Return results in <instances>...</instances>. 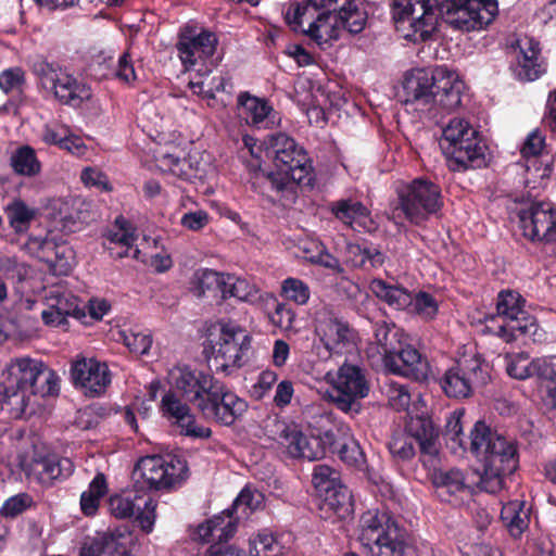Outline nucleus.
I'll return each instance as SVG.
<instances>
[{
    "instance_id": "f257e3e1",
    "label": "nucleus",
    "mask_w": 556,
    "mask_h": 556,
    "mask_svg": "<svg viewBox=\"0 0 556 556\" xmlns=\"http://www.w3.org/2000/svg\"><path fill=\"white\" fill-rule=\"evenodd\" d=\"M59 393L60 377L41 361L14 358L0 374V409L10 418H22L37 399Z\"/></svg>"
},
{
    "instance_id": "f03ea898",
    "label": "nucleus",
    "mask_w": 556,
    "mask_h": 556,
    "mask_svg": "<svg viewBox=\"0 0 556 556\" xmlns=\"http://www.w3.org/2000/svg\"><path fill=\"white\" fill-rule=\"evenodd\" d=\"M265 429L268 438L285 447L292 458L317 460L327 454H337L349 466L359 467L365 462L357 441L340 431L327 430L306 437L296 424L277 417L268 419Z\"/></svg>"
},
{
    "instance_id": "7ed1b4c3",
    "label": "nucleus",
    "mask_w": 556,
    "mask_h": 556,
    "mask_svg": "<svg viewBox=\"0 0 556 556\" xmlns=\"http://www.w3.org/2000/svg\"><path fill=\"white\" fill-rule=\"evenodd\" d=\"M403 88L407 111L435 119L459 106L464 83L455 71L438 66L412 71L405 77Z\"/></svg>"
},
{
    "instance_id": "20e7f679",
    "label": "nucleus",
    "mask_w": 556,
    "mask_h": 556,
    "mask_svg": "<svg viewBox=\"0 0 556 556\" xmlns=\"http://www.w3.org/2000/svg\"><path fill=\"white\" fill-rule=\"evenodd\" d=\"M469 451L476 456L483 455L480 485L491 494L500 492L505 478L519 467L516 443L493 431L483 420H478L470 430Z\"/></svg>"
},
{
    "instance_id": "39448f33",
    "label": "nucleus",
    "mask_w": 556,
    "mask_h": 556,
    "mask_svg": "<svg viewBox=\"0 0 556 556\" xmlns=\"http://www.w3.org/2000/svg\"><path fill=\"white\" fill-rule=\"evenodd\" d=\"M315 7L309 28L303 31L317 43L337 40L342 29L359 34L367 24V12L359 0H308Z\"/></svg>"
},
{
    "instance_id": "423d86ee",
    "label": "nucleus",
    "mask_w": 556,
    "mask_h": 556,
    "mask_svg": "<svg viewBox=\"0 0 556 556\" xmlns=\"http://www.w3.org/2000/svg\"><path fill=\"white\" fill-rule=\"evenodd\" d=\"M526 299L516 290L503 289L496 296V315L485 318V331L506 343L541 339L534 316L525 309Z\"/></svg>"
},
{
    "instance_id": "0eeeda50",
    "label": "nucleus",
    "mask_w": 556,
    "mask_h": 556,
    "mask_svg": "<svg viewBox=\"0 0 556 556\" xmlns=\"http://www.w3.org/2000/svg\"><path fill=\"white\" fill-rule=\"evenodd\" d=\"M358 540L371 556H414L408 534L387 510L368 509L359 518Z\"/></svg>"
},
{
    "instance_id": "6e6552de",
    "label": "nucleus",
    "mask_w": 556,
    "mask_h": 556,
    "mask_svg": "<svg viewBox=\"0 0 556 556\" xmlns=\"http://www.w3.org/2000/svg\"><path fill=\"white\" fill-rule=\"evenodd\" d=\"M440 147L453 172L476 170L489 163L488 148L465 118H452L443 128Z\"/></svg>"
},
{
    "instance_id": "1a4fd4ad",
    "label": "nucleus",
    "mask_w": 556,
    "mask_h": 556,
    "mask_svg": "<svg viewBox=\"0 0 556 556\" xmlns=\"http://www.w3.org/2000/svg\"><path fill=\"white\" fill-rule=\"evenodd\" d=\"M251 341V336L235 323H219L210 328L203 352L207 359L213 357L216 371L228 375L230 367L243 365L242 357L250 350Z\"/></svg>"
},
{
    "instance_id": "9d476101",
    "label": "nucleus",
    "mask_w": 556,
    "mask_h": 556,
    "mask_svg": "<svg viewBox=\"0 0 556 556\" xmlns=\"http://www.w3.org/2000/svg\"><path fill=\"white\" fill-rule=\"evenodd\" d=\"M188 472L187 460L179 455H148L136 464L135 485L139 491H161L186 480Z\"/></svg>"
},
{
    "instance_id": "9b49d317",
    "label": "nucleus",
    "mask_w": 556,
    "mask_h": 556,
    "mask_svg": "<svg viewBox=\"0 0 556 556\" xmlns=\"http://www.w3.org/2000/svg\"><path fill=\"white\" fill-rule=\"evenodd\" d=\"M491 381V366L480 354L457 359L439 378L442 392L450 399H468Z\"/></svg>"
},
{
    "instance_id": "f8f14e48",
    "label": "nucleus",
    "mask_w": 556,
    "mask_h": 556,
    "mask_svg": "<svg viewBox=\"0 0 556 556\" xmlns=\"http://www.w3.org/2000/svg\"><path fill=\"white\" fill-rule=\"evenodd\" d=\"M33 71L41 88L63 105L78 109L92 100L90 86L55 64L39 60Z\"/></svg>"
},
{
    "instance_id": "ddd939ff",
    "label": "nucleus",
    "mask_w": 556,
    "mask_h": 556,
    "mask_svg": "<svg viewBox=\"0 0 556 556\" xmlns=\"http://www.w3.org/2000/svg\"><path fill=\"white\" fill-rule=\"evenodd\" d=\"M396 193L399 207L405 218L416 226L427 222L430 216L437 215L444 205L440 186L425 176L401 185Z\"/></svg>"
},
{
    "instance_id": "4468645a",
    "label": "nucleus",
    "mask_w": 556,
    "mask_h": 556,
    "mask_svg": "<svg viewBox=\"0 0 556 556\" xmlns=\"http://www.w3.org/2000/svg\"><path fill=\"white\" fill-rule=\"evenodd\" d=\"M439 9L435 0H394L393 20L397 31L410 41H425L435 30Z\"/></svg>"
},
{
    "instance_id": "2eb2a0df",
    "label": "nucleus",
    "mask_w": 556,
    "mask_h": 556,
    "mask_svg": "<svg viewBox=\"0 0 556 556\" xmlns=\"http://www.w3.org/2000/svg\"><path fill=\"white\" fill-rule=\"evenodd\" d=\"M440 12L444 14L445 21L457 29L479 30L494 20L497 3L493 0H445Z\"/></svg>"
},
{
    "instance_id": "dca6fc26",
    "label": "nucleus",
    "mask_w": 556,
    "mask_h": 556,
    "mask_svg": "<svg viewBox=\"0 0 556 556\" xmlns=\"http://www.w3.org/2000/svg\"><path fill=\"white\" fill-rule=\"evenodd\" d=\"M518 225L525 239L533 244L556 243V206L551 202H531L517 213Z\"/></svg>"
},
{
    "instance_id": "f3484780",
    "label": "nucleus",
    "mask_w": 556,
    "mask_h": 556,
    "mask_svg": "<svg viewBox=\"0 0 556 556\" xmlns=\"http://www.w3.org/2000/svg\"><path fill=\"white\" fill-rule=\"evenodd\" d=\"M336 395L332 401L336 407L346 414H358L362 405L361 399L369 393V384L363 370L352 364L344 363L332 380Z\"/></svg>"
},
{
    "instance_id": "a211bd4d",
    "label": "nucleus",
    "mask_w": 556,
    "mask_h": 556,
    "mask_svg": "<svg viewBox=\"0 0 556 556\" xmlns=\"http://www.w3.org/2000/svg\"><path fill=\"white\" fill-rule=\"evenodd\" d=\"M248 407L245 400L218 381L213 391L210 392L208 397H205V401L199 404V412L206 419L220 426L230 427L243 416Z\"/></svg>"
},
{
    "instance_id": "6ab92c4d",
    "label": "nucleus",
    "mask_w": 556,
    "mask_h": 556,
    "mask_svg": "<svg viewBox=\"0 0 556 556\" xmlns=\"http://www.w3.org/2000/svg\"><path fill=\"white\" fill-rule=\"evenodd\" d=\"M157 502L150 496L136 493L113 494L108 500V509L116 519H132L144 532H152L156 519Z\"/></svg>"
},
{
    "instance_id": "aec40b11",
    "label": "nucleus",
    "mask_w": 556,
    "mask_h": 556,
    "mask_svg": "<svg viewBox=\"0 0 556 556\" xmlns=\"http://www.w3.org/2000/svg\"><path fill=\"white\" fill-rule=\"evenodd\" d=\"M168 382L184 400L199 409V404L208 397L218 380L210 372L189 365H177L169 370Z\"/></svg>"
},
{
    "instance_id": "412c9836",
    "label": "nucleus",
    "mask_w": 556,
    "mask_h": 556,
    "mask_svg": "<svg viewBox=\"0 0 556 556\" xmlns=\"http://www.w3.org/2000/svg\"><path fill=\"white\" fill-rule=\"evenodd\" d=\"M217 45L218 38L215 33L198 29L194 26H185L179 33L177 42L178 56L186 70H192L212 58Z\"/></svg>"
},
{
    "instance_id": "4be33fe9",
    "label": "nucleus",
    "mask_w": 556,
    "mask_h": 556,
    "mask_svg": "<svg viewBox=\"0 0 556 556\" xmlns=\"http://www.w3.org/2000/svg\"><path fill=\"white\" fill-rule=\"evenodd\" d=\"M71 378L75 388L89 397L103 394L111 383V371L105 363L94 358H81L71 366Z\"/></svg>"
},
{
    "instance_id": "5701e85b",
    "label": "nucleus",
    "mask_w": 556,
    "mask_h": 556,
    "mask_svg": "<svg viewBox=\"0 0 556 556\" xmlns=\"http://www.w3.org/2000/svg\"><path fill=\"white\" fill-rule=\"evenodd\" d=\"M268 143L275 154L280 174H289L294 170L308 174L313 170L312 161L304 148L287 134L278 132L269 136Z\"/></svg>"
},
{
    "instance_id": "b1692460",
    "label": "nucleus",
    "mask_w": 556,
    "mask_h": 556,
    "mask_svg": "<svg viewBox=\"0 0 556 556\" xmlns=\"http://www.w3.org/2000/svg\"><path fill=\"white\" fill-rule=\"evenodd\" d=\"M386 369L394 375L424 382L430 374V365L426 356L409 344H401L391 356L384 358Z\"/></svg>"
},
{
    "instance_id": "393cba45",
    "label": "nucleus",
    "mask_w": 556,
    "mask_h": 556,
    "mask_svg": "<svg viewBox=\"0 0 556 556\" xmlns=\"http://www.w3.org/2000/svg\"><path fill=\"white\" fill-rule=\"evenodd\" d=\"M316 333L329 352L338 353L341 344L354 340V330L349 323L339 318L329 308H321L316 313Z\"/></svg>"
},
{
    "instance_id": "a878e982",
    "label": "nucleus",
    "mask_w": 556,
    "mask_h": 556,
    "mask_svg": "<svg viewBox=\"0 0 556 556\" xmlns=\"http://www.w3.org/2000/svg\"><path fill=\"white\" fill-rule=\"evenodd\" d=\"M404 431L418 444L422 459L425 457L433 458L439 454L441 429L430 416L426 414L409 415L405 422Z\"/></svg>"
},
{
    "instance_id": "bb28decb",
    "label": "nucleus",
    "mask_w": 556,
    "mask_h": 556,
    "mask_svg": "<svg viewBox=\"0 0 556 556\" xmlns=\"http://www.w3.org/2000/svg\"><path fill=\"white\" fill-rule=\"evenodd\" d=\"M330 211L336 218L350 226L354 231L372 233L378 229V224L359 201L341 199L331 203Z\"/></svg>"
},
{
    "instance_id": "cd10ccee",
    "label": "nucleus",
    "mask_w": 556,
    "mask_h": 556,
    "mask_svg": "<svg viewBox=\"0 0 556 556\" xmlns=\"http://www.w3.org/2000/svg\"><path fill=\"white\" fill-rule=\"evenodd\" d=\"M238 115L244 119L248 125L256 128H268L280 122L276 112L267 101L252 97L249 93H241L238 97Z\"/></svg>"
},
{
    "instance_id": "c85d7f7f",
    "label": "nucleus",
    "mask_w": 556,
    "mask_h": 556,
    "mask_svg": "<svg viewBox=\"0 0 556 556\" xmlns=\"http://www.w3.org/2000/svg\"><path fill=\"white\" fill-rule=\"evenodd\" d=\"M520 54L517 63V75L522 80L532 81L538 79L545 67L540 58L539 42L533 38L523 37L518 40Z\"/></svg>"
},
{
    "instance_id": "c756f323",
    "label": "nucleus",
    "mask_w": 556,
    "mask_h": 556,
    "mask_svg": "<svg viewBox=\"0 0 556 556\" xmlns=\"http://www.w3.org/2000/svg\"><path fill=\"white\" fill-rule=\"evenodd\" d=\"M318 507L326 514L325 518H328L330 514H333L339 519H345L353 513L351 491L342 483L318 494Z\"/></svg>"
},
{
    "instance_id": "7c9ffc66",
    "label": "nucleus",
    "mask_w": 556,
    "mask_h": 556,
    "mask_svg": "<svg viewBox=\"0 0 556 556\" xmlns=\"http://www.w3.org/2000/svg\"><path fill=\"white\" fill-rule=\"evenodd\" d=\"M437 497L446 503L452 497L468 490L465 473L459 469L434 470L430 476Z\"/></svg>"
},
{
    "instance_id": "2f4dec72",
    "label": "nucleus",
    "mask_w": 556,
    "mask_h": 556,
    "mask_svg": "<svg viewBox=\"0 0 556 556\" xmlns=\"http://www.w3.org/2000/svg\"><path fill=\"white\" fill-rule=\"evenodd\" d=\"M35 465L38 481L45 486H50L58 480L67 479L74 471L73 462L58 455L42 457L36 460Z\"/></svg>"
},
{
    "instance_id": "473e14b6",
    "label": "nucleus",
    "mask_w": 556,
    "mask_h": 556,
    "mask_svg": "<svg viewBox=\"0 0 556 556\" xmlns=\"http://www.w3.org/2000/svg\"><path fill=\"white\" fill-rule=\"evenodd\" d=\"M374 343L378 348V353L382 355L384 362L386 356L392 355L401 348L402 330L394 323L386 319L376 320L371 324Z\"/></svg>"
},
{
    "instance_id": "72a5a7b5",
    "label": "nucleus",
    "mask_w": 556,
    "mask_h": 556,
    "mask_svg": "<svg viewBox=\"0 0 556 556\" xmlns=\"http://www.w3.org/2000/svg\"><path fill=\"white\" fill-rule=\"evenodd\" d=\"M501 520L507 528L509 534L517 539L520 538L529 527L530 510L526 508L525 501H509L502 507Z\"/></svg>"
},
{
    "instance_id": "f704fd0d",
    "label": "nucleus",
    "mask_w": 556,
    "mask_h": 556,
    "mask_svg": "<svg viewBox=\"0 0 556 556\" xmlns=\"http://www.w3.org/2000/svg\"><path fill=\"white\" fill-rule=\"evenodd\" d=\"M369 288L371 292L391 308L407 311L412 301V292L399 285H390L382 279H372Z\"/></svg>"
},
{
    "instance_id": "c9c22d12",
    "label": "nucleus",
    "mask_w": 556,
    "mask_h": 556,
    "mask_svg": "<svg viewBox=\"0 0 556 556\" xmlns=\"http://www.w3.org/2000/svg\"><path fill=\"white\" fill-rule=\"evenodd\" d=\"M304 177L299 176V179H295V176H252L250 182L255 191H257V188H261L260 192L266 194L274 202L268 191L280 193L283 197L289 193L295 194Z\"/></svg>"
},
{
    "instance_id": "e433bc0d",
    "label": "nucleus",
    "mask_w": 556,
    "mask_h": 556,
    "mask_svg": "<svg viewBox=\"0 0 556 556\" xmlns=\"http://www.w3.org/2000/svg\"><path fill=\"white\" fill-rule=\"evenodd\" d=\"M27 251L39 261L56 266L62 264L66 251L71 250L66 245H59L53 240L40 237H30L26 242Z\"/></svg>"
},
{
    "instance_id": "4c0bfd02",
    "label": "nucleus",
    "mask_w": 556,
    "mask_h": 556,
    "mask_svg": "<svg viewBox=\"0 0 556 556\" xmlns=\"http://www.w3.org/2000/svg\"><path fill=\"white\" fill-rule=\"evenodd\" d=\"M465 415L463 409H456L446 418L444 427V438L453 452L457 448L463 451L469 450L470 435L467 438L463 431L462 419Z\"/></svg>"
},
{
    "instance_id": "58836bf2",
    "label": "nucleus",
    "mask_w": 556,
    "mask_h": 556,
    "mask_svg": "<svg viewBox=\"0 0 556 556\" xmlns=\"http://www.w3.org/2000/svg\"><path fill=\"white\" fill-rule=\"evenodd\" d=\"M534 358L530 361L529 354L525 352L515 353L505 357V369L510 378L526 380L536 378L534 369Z\"/></svg>"
},
{
    "instance_id": "ea45409f",
    "label": "nucleus",
    "mask_w": 556,
    "mask_h": 556,
    "mask_svg": "<svg viewBox=\"0 0 556 556\" xmlns=\"http://www.w3.org/2000/svg\"><path fill=\"white\" fill-rule=\"evenodd\" d=\"M536 379L545 386L548 395L556 401V355L534 358Z\"/></svg>"
},
{
    "instance_id": "a19ab883",
    "label": "nucleus",
    "mask_w": 556,
    "mask_h": 556,
    "mask_svg": "<svg viewBox=\"0 0 556 556\" xmlns=\"http://www.w3.org/2000/svg\"><path fill=\"white\" fill-rule=\"evenodd\" d=\"M406 312L429 321L437 317L439 303L432 294L421 290L416 294L412 293V301Z\"/></svg>"
},
{
    "instance_id": "79ce46f5",
    "label": "nucleus",
    "mask_w": 556,
    "mask_h": 556,
    "mask_svg": "<svg viewBox=\"0 0 556 556\" xmlns=\"http://www.w3.org/2000/svg\"><path fill=\"white\" fill-rule=\"evenodd\" d=\"M300 250L303 253V257L312 264L333 268L338 263L337 258L328 252L320 241H305L300 245Z\"/></svg>"
},
{
    "instance_id": "37998d69",
    "label": "nucleus",
    "mask_w": 556,
    "mask_h": 556,
    "mask_svg": "<svg viewBox=\"0 0 556 556\" xmlns=\"http://www.w3.org/2000/svg\"><path fill=\"white\" fill-rule=\"evenodd\" d=\"M231 507L211 518L213 529L217 534V543L227 542L237 531L239 517L235 516Z\"/></svg>"
},
{
    "instance_id": "c03bdc74",
    "label": "nucleus",
    "mask_w": 556,
    "mask_h": 556,
    "mask_svg": "<svg viewBox=\"0 0 556 556\" xmlns=\"http://www.w3.org/2000/svg\"><path fill=\"white\" fill-rule=\"evenodd\" d=\"M7 214L11 227L16 232H21L28 228L36 216V211L28 207L22 200H15L8 206Z\"/></svg>"
},
{
    "instance_id": "a18cd8bd",
    "label": "nucleus",
    "mask_w": 556,
    "mask_h": 556,
    "mask_svg": "<svg viewBox=\"0 0 556 556\" xmlns=\"http://www.w3.org/2000/svg\"><path fill=\"white\" fill-rule=\"evenodd\" d=\"M281 296L296 305H304L311 298V289L303 280L288 277L281 283Z\"/></svg>"
},
{
    "instance_id": "49530a36",
    "label": "nucleus",
    "mask_w": 556,
    "mask_h": 556,
    "mask_svg": "<svg viewBox=\"0 0 556 556\" xmlns=\"http://www.w3.org/2000/svg\"><path fill=\"white\" fill-rule=\"evenodd\" d=\"M62 301L58 300L55 305L41 313V318L47 326H53L65 329L68 316L80 317L83 312L75 306L74 308H62Z\"/></svg>"
},
{
    "instance_id": "de8ad7c7",
    "label": "nucleus",
    "mask_w": 556,
    "mask_h": 556,
    "mask_svg": "<svg viewBox=\"0 0 556 556\" xmlns=\"http://www.w3.org/2000/svg\"><path fill=\"white\" fill-rule=\"evenodd\" d=\"M11 163L16 174H38L40 170L35 151L28 146L20 148L12 155Z\"/></svg>"
},
{
    "instance_id": "09e8293b",
    "label": "nucleus",
    "mask_w": 556,
    "mask_h": 556,
    "mask_svg": "<svg viewBox=\"0 0 556 556\" xmlns=\"http://www.w3.org/2000/svg\"><path fill=\"white\" fill-rule=\"evenodd\" d=\"M312 483L317 494H320L337 484H341L340 472L328 465H316L313 469Z\"/></svg>"
},
{
    "instance_id": "8fccbe9b",
    "label": "nucleus",
    "mask_w": 556,
    "mask_h": 556,
    "mask_svg": "<svg viewBox=\"0 0 556 556\" xmlns=\"http://www.w3.org/2000/svg\"><path fill=\"white\" fill-rule=\"evenodd\" d=\"M251 556H280L282 547L270 533H258L249 540Z\"/></svg>"
},
{
    "instance_id": "3c124183",
    "label": "nucleus",
    "mask_w": 556,
    "mask_h": 556,
    "mask_svg": "<svg viewBox=\"0 0 556 556\" xmlns=\"http://www.w3.org/2000/svg\"><path fill=\"white\" fill-rule=\"evenodd\" d=\"M315 15V7L307 0L306 3L291 5L286 12V21L295 30L309 28V21Z\"/></svg>"
},
{
    "instance_id": "603ef678",
    "label": "nucleus",
    "mask_w": 556,
    "mask_h": 556,
    "mask_svg": "<svg viewBox=\"0 0 556 556\" xmlns=\"http://www.w3.org/2000/svg\"><path fill=\"white\" fill-rule=\"evenodd\" d=\"M160 410L164 417L174 419V424H176L191 409L189 405L181 402L173 391H168L162 397Z\"/></svg>"
},
{
    "instance_id": "864d4df0",
    "label": "nucleus",
    "mask_w": 556,
    "mask_h": 556,
    "mask_svg": "<svg viewBox=\"0 0 556 556\" xmlns=\"http://www.w3.org/2000/svg\"><path fill=\"white\" fill-rule=\"evenodd\" d=\"M261 494H255L248 488H244L231 504V510L240 518L249 517L251 513L258 508L261 504Z\"/></svg>"
},
{
    "instance_id": "5fc2aeb1",
    "label": "nucleus",
    "mask_w": 556,
    "mask_h": 556,
    "mask_svg": "<svg viewBox=\"0 0 556 556\" xmlns=\"http://www.w3.org/2000/svg\"><path fill=\"white\" fill-rule=\"evenodd\" d=\"M34 506L35 502L28 493H18L3 503L0 514L5 518H14Z\"/></svg>"
},
{
    "instance_id": "6e6d98bb",
    "label": "nucleus",
    "mask_w": 556,
    "mask_h": 556,
    "mask_svg": "<svg viewBox=\"0 0 556 556\" xmlns=\"http://www.w3.org/2000/svg\"><path fill=\"white\" fill-rule=\"evenodd\" d=\"M124 344L130 352L144 355L148 354L152 345V337L149 333H143L134 330H124L121 332Z\"/></svg>"
},
{
    "instance_id": "4d7b16f0",
    "label": "nucleus",
    "mask_w": 556,
    "mask_h": 556,
    "mask_svg": "<svg viewBox=\"0 0 556 556\" xmlns=\"http://www.w3.org/2000/svg\"><path fill=\"white\" fill-rule=\"evenodd\" d=\"M115 224L121 231L112 232L109 239L111 242L119 244L124 249V251L116 254V257L122 258L128 256V251L132 248L137 237L132 232L125 230L129 228V223L125 218L117 217Z\"/></svg>"
},
{
    "instance_id": "13d9d810",
    "label": "nucleus",
    "mask_w": 556,
    "mask_h": 556,
    "mask_svg": "<svg viewBox=\"0 0 556 556\" xmlns=\"http://www.w3.org/2000/svg\"><path fill=\"white\" fill-rule=\"evenodd\" d=\"M413 441L406 433L393 437L389 443V451L395 459L408 462L416 455Z\"/></svg>"
},
{
    "instance_id": "bf43d9fd",
    "label": "nucleus",
    "mask_w": 556,
    "mask_h": 556,
    "mask_svg": "<svg viewBox=\"0 0 556 556\" xmlns=\"http://www.w3.org/2000/svg\"><path fill=\"white\" fill-rule=\"evenodd\" d=\"M387 396L389 405L397 412L405 410L410 404L408 387L399 382L388 384Z\"/></svg>"
},
{
    "instance_id": "052dcab7",
    "label": "nucleus",
    "mask_w": 556,
    "mask_h": 556,
    "mask_svg": "<svg viewBox=\"0 0 556 556\" xmlns=\"http://www.w3.org/2000/svg\"><path fill=\"white\" fill-rule=\"evenodd\" d=\"M25 81V72L21 67H10L0 73V89L5 93L21 91Z\"/></svg>"
},
{
    "instance_id": "680f3d73",
    "label": "nucleus",
    "mask_w": 556,
    "mask_h": 556,
    "mask_svg": "<svg viewBox=\"0 0 556 556\" xmlns=\"http://www.w3.org/2000/svg\"><path fill=\"white\" fill-rule=\"evenodd\" d=\"M175 425L180 429V434L185 437L193 439H208L212 437L211 428L199 426L191 410Z\"/></svg>"
},
{
    "instance_id": "e2e57ef3",
    "label": "nucleus",
    "mask_w": 556,
    "mask_h": 556,
    "mask_svg": "<svg viewBox=\"0 0 556 556\" xmlns=\"http://www.w3.org/2000/svg\"><path fill=\"white\" fill-rule=\"evenodd\" d=\"M251 295V288L244 279L227 276L222 298H236L240 301H248Z\"/></svg>"
},
{
    "instance_id": "0e129e2a",
    "label": "nucleus",
    "mask_w": 556,
    "mask_h": 556,
    "mask_svg": "<svg viewBox=\"0 0 556 556\" xmlns=\"http://www.w3.org/2000/svg\"><path fill=\"white\" fill-rule=\"evenodd\" d=\"M106 539H112V546L109 549V556H131L130 545L132 543L131 533H122L119 531H114L110 533H105Z\"/></svg>"
},
{
    "instance_id": "69168bd1",
    "label": "nucleus",
    "mask_w": 556,
    "mask_h": 556,
    "mask_svg": "<svg viewBox=\"0 0 556 556\" xmlns=\"http://www.w3.org/2000/svg\"><path fill=\"white\" fill-rule=\"evenodd\" d=\"M112 544V539L108 540L105 533L100 534L83 545L79 556H109Z\"/></svg>"
},
{
    "instance_id": "338daca9",
    "label": "nucleus",
    "mask_w": 556,
    "mask_h": 556,
    "mask_svg": "<svg viewBox=\"0 0 556 556\" xmlns=\"http://www.w3.org/2000/svg\"><path fill=\"white\" fill-rule=\"evenodd\" d=\"M226 278L223 274H219L212 269H204L201 271L198 280H199V289L202 293L205 292V290H212L216 289L220 293L223 292V289L225 288V281Z\"/></svg>"
},
{
    "instance_id": "774afa93",
    "label": "nucleus",
    "mask_w": 556,
    "mask_h": 556,
    "mask_svg": "<svg viewBox=\"0 0 556 556\" xmlns=\"http://www.w3.org/2000/svg\"><path fill=\"white\" fill-rule=\"evenodd\" d=\"M70 132V129L65 125L48 123L43 126L41 138L46 143L61 147Z\"/></svg>"
}]
</instances>
